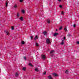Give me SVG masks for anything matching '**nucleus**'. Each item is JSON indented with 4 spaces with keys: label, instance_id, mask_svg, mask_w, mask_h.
Masks as SVG:
<instances>
[{
    "label": "nucleus",
    "instance_id": "nucleus-1",
    "mask_svg": "<svg viewBox=\"0 0 79 79\" xmlns=\"http://www.w3.org/2000/svg\"><path fill=\"white\" fill-rule=\"evenodd\" d=\"M46 41L47 44H51V41H50V39L47 38Z\"/></svg>",
    "mask_w": 79,
    "mask_h": 79
},
{
    "label": "nucleus",
    "instance_id": "nucleus-2",
    "mask_svg": "<svg viewBox=\"0 0 79 79\" xmlns=\"http://www.w3.org/2000/svg\"><path fill=\"white\" fill-rule=\"evenodd\" d=\"M48 77L49 79H53V78H52V77L51 75H49L48 76Z\"/></svg>",
    "mask_w": 79,
    "mask_h": 79
},
{
    "label": "nucleus",
    "instance_id": "nucleus-3",
    "mask_svg": "<svg viewBox=\"0 0 79 79\" xmlns=\"http://www.w3.org/2000/svg\"><path fill=\"white\" fill-rule=\"evenodd\" d=\"M42 58L44 60L45 59V55H42Z\"/></svg>",
    "mask_w": 79,
    "mask_h": 79
},
{
    "label": "nucleus",
    "instance_id": "nucleus-4",
    "mask_svg": "<svg viewBox=\"0 0 79 79\" xmlns=\"http://www.w3.org/2000/svg\"><path fill=\"white\" fill-rule=\"evenodd\" d=\"M52 75L54 76H58V75L56 73H53Z\"/></svg>",
    "mask_w": 79,
    "mask_h": 79
},
{
    "label": "nucleus",
    "instance_id": "nucleus-5",
    "mask_svg": "<svg viewBox=\"0 0 79 79\" xmlns=\"http://www.w3.org/2000/svg\"><path fill=\"white\" fill-rule=\"evenodd\" d=\"M35 71H37V72H39V69H38V68H36L35 69Z\"/></svg>",
    "mask_w": 79,
    "mask_h": 79
},
{
    "label": "nucleus",
    "instance_id": "nucleus-6",
    "mask_svg": "<svg viewBox=\"0 0 79 79\" xmlns=\"http://www.w3.org/2000/svg\"><path fill=\"white\" fill-rule=\"evenodd\" d=\"M58 33H55L54 34V36L56 37V35H58Z\"/></svg>",
    "mask_w": 79,
    "mask_h": 79
},
{
    "label": "nucleus",
    "instance_id": "nucleus-7",
    "mask_svg": "<svg viewBox=\"0 0 79 79\" xmlns=\"http://www.w3.org/2000/svg\"><path fill=\"white\" fill-rule=\"evenodd\" d=\"M18 76H19V74L17 73H15V76L16 77H18Z\"/></svg>",
    "mask_w": 79,
    "mask_h": 79
},
{
    "label": "nucleus",
    "instance_id": "nucleus-8",
    "mask_svg": "<svg viewBox=\"0 0 79 79\" xmlns=\"http://www.w3.org/2000/svg\"><path fill=\"white\" fill-rule=\"evenodd\" d=\"M61 45H63L64 44V40H63L62 41L61 43Z\"/></svg>",
    "mask_w": 79,
    "mask_h": 79
},
{
    "label": "nucleus",
    "instance_id": "nucleus-9",
    "mask_svg": "<svg viewBox=\"0 0 79 79\" xmlns=\"http://www.w3.org/2000/svg\"><path fill=\"white\" fill-rule=\"evenodd\" d=\"M43 34H44V35H47V31H45L43 32Z\"/></svg>",
    "mask_w": 79,
    "mask_h": 79
},
{
    "label": "nucleus",
    "instance_id": "nucleus-10",
    "mask_svg": "<svg viewBox=\"0 0 79 79\" xmlns=\"http://www.w3.org/2000/svg\"><path fill=\"white\" fill-rule=\"evenodd\" d=\"M8 2H6V7H7V6H8Z\"/></svg>",
    "mask_w": 79,
    "mask_h": 79
},
{
    "label": "nucleus",
    "instance_id": "nucleus-11",
    "mask_svg": "<svg viewBox=\"0 0 79 79\" xmlns=\"http://www.w3.org/2000/svg\"><path fill=\"white\" fill-rule=\"evenodd\" d=\"M64 29L65 32H66V31H67V28H66V26H65V28H64Z\"/></svg>",
    "mask_w": 79,
    "mask_h": 79
},
{
    "label": "nucleus",
    "instance_id": "nucleus-12",
    "mask_svg": "<svg viewBox=\"0 0 79 79\" xmlns=\"http://www.w3.org/2000/svg\"><path fill=\"white\" fill-rule=\"evenodd\" d=\"M29 66H31V67H32V66H33V65H32V64L31 63H29Z\"/></svg>",
    "mask_w": 79,
    "mask_h": 79
},
{
    "label": "nucleus",
    "instance_id": "nucleus-13",
    "mask_svg": "<svg viewBox=\"0 0 79 79\" xmlns=\"http://www.w3.org/2000/svg\"><path fill=\"white\" fill-rule=\"evenodd\" d=\"M20 20L21 21H23V17H21L20 18Z\"/></svg>",
    "mask_w": 79,
    "mask_h": 79
},
{
    "label": "nucleus",
    "instance_id": "nucleus-14",
    "mask_svg": "<svg viewBox=\"0 0 79 79\" xmlns=\"http://www.w3.org/2000/svg\"><path fill=\"white\" fill-rule=\"evenodd\" d=\"M17 6H18L16 5H15L14 6V8H16L17 7Z\"/></svg>",
    "mask_w": 79,
    "mask_h": 79
},
{
    "label": "nucleus",
    "instance_id": "nucleus-15",
    "mask_svg": "<svg viewBox=\"0 0 79 79\" xmlns=\"http://www.w3.org/2000/svg\"><path fill=\"white\" fill-rule=\"evenodd\" d=\"M5 32H6V33L7 34V35H8V31H7L6 30L5 31Z\"/></svg>",
    "mask_w": 79,
    "mask_h": 79
},
{
    "label": "nucleus",
    "instance_id": "nucleus-16",
    "mask_svg": "<svg viewBox=\"0 0 79 79\" xmlns=\"http://www.w3.org/2000/svg\"><path fill=\"white\" fill-rule=\"evenodd\" d=\"M47 23H50V20L48 19L47 20Z\"/></svg>",
    "mask_w": 79,
    "mask_h": 79
},
{
    "label": "nucleus",
    "instance_id": "nucleus-17",
    "mask_svg": "<svg viewBox=\"0 0 79 79\" xmlns=\"http://www.w3.org/2000/svg\"><path fill=\"white\" fill-rule=\"evenodd\" d=\"M21 12L23 13H24L25 12H24V10H21Z\"/></svg>",
    "mask_w": 79,
    "mask_h": 79
},
{
    "label": "nucleus",
    "instance_id": "nucleus-18",
    "mask_svg": "<svg viewBox=\"0 0 79 79\" xmlns=\"http://www.w3.org/2000/svg\"><path fill=\"white\" fill-rule=\"evenodd\" d=\"M23 71H26V67H23Z\"/></svg>",
    "mask_w": 79,
    "mask_h": 79
},
{
    "label": "nucleus",
    "instance_id": "nucleus-19",
    "mask_svg": "<svg viewBox=\"0 0 79 79\" xmlns=\"http://www.w3.org/2000/svg\"><path fill=\"white\" fill-rule=\"evenodd\" d=\"M36 39H37V36L36 35L35 38V40H36Z\"/></svg>",
    "mask_w": 79,
    "mask_h": 79
},
{
    "label": "nucleus",
    "instance_id": "nucleus-20",
    "mask_svg": "<svg viewBox=\"0 0 79 79\" xmlns=\"http://www.w3.org/2000/svg\"><path fill=\"white\" fill-rule=\"evenodd\" d=\"M62 26L61 27L59 28V30H61V29H62Z\"/></svg>",
    "mask_w": 79,
    "mask_h": 79
},
{
    "label": "nucleus",
    "instance_id": "nucleus-21",
    "mask_svg": "<svg viewBox=\"0 0 79 79\" xmlns=\"http://www.w3.org/2000/svg\"><path fill=\"white\" fill-rule=\"evenodd\" d=\"M65 73L66 74H68V70H66L65 71Z\"/></svg>",
    "mask_w": 79,
    "mask_h": 79
},
{
    "label": "nucleus",
    "instance_id": "nucleus-22",
    "mask_svg": "<svg viewBox=\"0 0 79 79\" xmlns=\"http://www.w3.org/2000/svg\"><path fill=\"white\" fill-rule=\"evenodd\" d=\"M21 43L22 44H25V43L24 41H22Z\"/></svg>",
    "mask_w": 79,
    "mask_h": 79
},
{
    "label": "nucleus",
    "instance_id": "nucleus-23",
    "mask_svg": "<svg viewBox=\"0 0 79 79\" xmlns=\"http://www.w3.org/2000/svg\"><path fill=\"white\" fill-rule=\"evenodd\" d=\"M53 53V50H51L50 52V53Z\"/></svg>",
    "mask_w": 79,
    "mask_h": 79
},
{
    "label": "nucleus",
    "instance_id": "nucleus-24",
    "mask_svg": "<svg viewBox=\"0 0 79 79\" xmlns=\"http://www.w3.org/2000/svg\"><path fill=\"white\" fill-rule=\"evenodd\" d=\"M46 73H47L46 72V71L44 72V73H43L44 74V75H45V74H46Z\"/></svg>",
    "mask_w": 79,
    "mask_h": 79
},
{
    "label": "nucleus",
    "instance_id": "nucleus-25",
    "mask_svg": "<svg viewBox=\"0 0 79 79\" xmlns=\"http://www.w3.org/2000/svg\"><path fill=\"white\" fill-rule=\"evenodd\" d=\"M17 17H19V14L18 13L17 14Z\"/></svg>",
    "mask_w": 79,
    "mask_h": 79
},
{
    "label": "nucleus",
    "instance_id": "nucleus-26",
    "mask_svg": "<svg viewBox=\"0 0 79 79\" xmlns=\"http://www.w3.org/2000/svg\"><path fill=\"white\" fill-rule=\"evenodd\" d=\"M76 24H74V25H73V27H76Z\"/></svg>",
    "mask_w": 79,
    "mask_h": 79
},
{
    "label": "nucleus",
    "instance_id": "nucleus-27",
    "mask_svg": "<svg viewBox=\"0 0 79 79\" xmlns=\"http://www.w3.org/2000/svg\"><path fill=\"white\" fill-rule=\"evenodd\" d=\"M50 54L52 56L53 55V54H52V53H50Z\"/></svg>",
    "mask_w": 79,
    "mask_h": 79
},
{
    "label": "nucleus",
    "instance_id": "nucleus-28",
    "mask_svg": "<svg viewBox=\"0 0 79 79\" xmlns=\"http://www.w3.org/2000/svg\"><path fill=\"white\" fill-rule=\"evenodd\" d=\"M11 29H12V30H13V29H14V28H13V27H11Z\"/></svg>",
    "mask_w": 79,
    "mask_h": 79
},
{
    "label": "nucleus",
    "instance_id": "nucleus-29",
    "mask_svg": "<svg viewBox=\"0 0 79 79\" xmlns=\"http://www.w3.org/2000/svg\"><path fill=\"white\" fill-rule=\"evenodd\" d=\"M36 46H38V43H36Z\"/></svg>",
    "mask_w": 79,
    "mask_h": 79
},
{
    "label": "nucleus",
    "instance_id": "nucleus-30",
    "mask_svg": "<svg viewBox=\"0 0 79 79\" xmlns=\"http://www.w3.org/2000/svg\"><path fill=\"white\" fill-rule=\"evenodd\" d=\"M24 59L25 60H26V57H24Z\"/></svg>",
    "mask_w": 79,
    "mask_h": 79
},
{
    "label": "nucleus",
    "instance_id": "nucleus-31",
    "mask_svg": "<svg viewBox=\"0 0 79 79\" xmlns=\"http://www.w3.org/2000/svg\"><path fill=\"white\" fill-rule=\"evenodd\" d=\"M59 7L60 8H61V7H62V6H61V5H60L59 6Z\"/></svg>",
    "mask_w": 79,
    "mask_h": 79
},
{
    "label": "nucleus",
    "instance_id": "nucleus-32",
    "mask_svg": "<svg viewBox=\"0 0 79 79\" xmlns=\"http://www.w3.org/2000/svg\"><path fill=\"white\" fill-rule=\"evenodd\" d=\"M77 44H79V41H77Z\"/></svg>",
    "mask_w": 79,
    "mask_h": 79
},
{
    "label": "nucleus",
    "instance_id": "nucleus-33",
    "mask_svg": "<svg viewBox=\"0 0 79 79\" xmlns=\"http://www.w3.org/2000/svg\"><path fill=\"white\" fill-rule=\"evenodd\" d=\"M23 1V0H20V2H22Z\"/></svg>",
    "mask_w": 79,
    "mask_h": 79
},
{
    "label": "nucleus",
    "instance_id": "nucleus-34",
    "mask_svg": "<svg viewBox=\"0 0 79 79\" xmlns=\"http://www.w3.org/2000/svg\"><path fill=\"white\" fill-rule=\"evenodd\" d=\"M70 35H70V34H69V35H68V36L70 37Z\"/></svg>",
    "mask_w": 79,
    "mask_h": 79
},
{
    "label": "nucleus",
    "instance_id": "nucleus-35",
    "mask_svg": "<svg viewBox=\"0 0 79 79\" xmlns=\"http://www.w3.org/2000/svg\"><path fill=\"white\" fill-rule=\"evenodd\" d=\"M66 39V37H65V36H64V40L65 39Z\"/></svg>",
    "mask_w": 79,
    "mask_h": 79
},
{
    "label": "nucleus",
    "instance_id": "nucleus-36",
    "mask_svg": "<svg viewBox=\"0 0 79 79\" xmlns=\"http://www.w3.org/2000/svg\"><path fill=\"white\" fill-rule=\"evenodd\" d=\"M61 14H62V15H64V13H63V12H62Z\"/></svg>",
    "mask_w": 79,
    "mask_h": 79
},
{
    "label": "nucleus",
    "instance_id": "nucleus-37",
    "mask_svg": "<svg viewBox=\"0 0 79 79\" xmlns=\"http://www.w3.org/2000/svg\"><path fill=\"white\" fill-rule=\"evenodd\" d=\"M33 37L32 36H31V39H32V38H33Z\"/></svg>",
    "mask_w": 79,
    "mask_h": 79
},
{
    "label": "nucleus",
    "instance_id": "nucleus-38",
    "mask_svg": "<svg viewBox=\"0 0 79 79\" xmlns=\"http://www.w3.org/2000/svg\"><path fill=\"white\" fill-rule=\"evenodd\" d=\"M59 2H61V0H58Z\"/></svg>",
    "mask_w": 79,
    "mask_h": 79
},
{
    "label": "nucleus",
    "instance_id": "nucleus-39",
    "mask_svg": "<svg viewBox=\"0 0 79 79\" xmlns=\"http://www.w3.org/2000/svg\"><path fill=\"white\" fill-rule=\"evenodd\" d=\"M56 31H58V30H57V29H56Z\"/></svg>",
    "mask_w": 79,
    "mask_h": 79
}]
</instances>
